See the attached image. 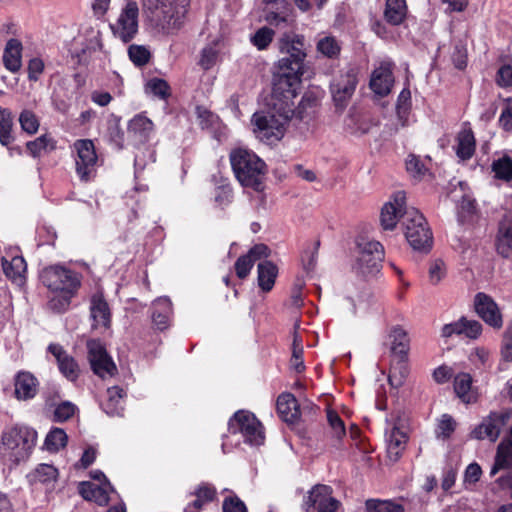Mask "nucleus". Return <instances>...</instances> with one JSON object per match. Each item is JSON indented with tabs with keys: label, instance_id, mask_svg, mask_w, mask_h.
<instances>
[{
	"label": "nucleus",
	"instance_id": "1",
	"mask_svg": "<svg viewBox=\"0 0 512 512\" xmlns=\"http://www.w3.org/2000/svg\"><path fill=\"white\" fill-rule=\"evenodd\" d=\"M190 0H142V7L165 33L179 30L185 22Z\"/></svg>",
	"mask_w": 512,
	"mask_h": 512
},
{
	"label": "nucleus",
	"instance_id": "2",
	"mask_svg": "<svg viewBox=\"0 0 512 512\" xmlns=\"http://www.w3.org/2000/svg\"><path fill=\"white\" fill-rule=\"evenodd\" d=\"M229 159L235 177L242 186L257 192L264 189L263 178L267 167L260 157L251 150L236 148L230 152Z\"/></svg>",
	"mask_w": 512,
	"mask_h": 512
},
{
	"label": "nucleus",
	"instance_id": "3",
	"mask_svg": "<svg viewBox=\"0 0 512 512\" xmlns=\"http://www.w3.org/2000/svg\"><path fill=\"white\" fill-rule=\"evenodd\" d=\"M292 113L291 109H283L279 115L270 112H255L251 123L256 138L269 145L280 141L285 134V126L291 119Z\"/></svg>",
	"mask_w": 512,
	"mask_h": 512
},
{
	"label": "nucleus",
	"instance_id": "4",
	"mask_svg": "<svg viewBox=\"0 0 512 512\" xmlns=\"http://www.w3.org/2000/svg\"><path fill=\"white\" fill-rule=\"evenodd\" d=\"M278 49L283 57L278 60L276 68L282 71L305 72L307 53L303 35L284 33L278 40Z\"/></svg>",
	"mask_w": 512,
	"mask_h": 512
},
{
	"label": "nucleus",
	"instance_id": "5",
	"mask_svg": "<svg viewBox=\"0 0 512 512\" xmlns=\"http://www.w3.org/2000/svg\"><path fill=\"white\" fill-rule=\"evenodd\" d=\"M37 442V432L25 425H15L3 430L1 443L9 450L15 462L27 459Z\"/></svg>",
	"mask_w": 512,
	"mask_h": 512
},
{
	"label": "nucleus",
	"instance_id": "6",
	"mask_svg": "<svg viewBox=\"0 0 512 512\" xmlns=\"http://www.w3.org/2000/svg\"><path fill=\"white\" fill-rule=\"evenodd\" d=\"M407 241L415 250H428L432 245V232L422 213L414 207L404 208L401 216Z\"/></svg>",
	"mask_w": 512,
	"mask_h": 512
},
{
	"label": "nucleus",
	"instance_id": "7",
	"mask_svg": "<svg viewBox=\"0 0 512 512\" xmlns=\"http://www.w3.org/2000/svg\"><path fill=\"white\" fill-rule=\"evenodd\" d=\"M391 353L399 357L397 366H393L388 377V381L393 387H400L408 374L406 359L409 351V338L404 329L399 326L394 327L390 334Z\"/></svg>",
	"mask_w": 512,
	"mask_h": 512
},
{
	"label": "nucleus",
	"instance_id": "8",
	"mask_svg": "<svg viewBox=\"0 0 512 512\" xmlns=\"http://www.w3.org/2000/svg\"><path fill=\"white\" fill-rule=\"evenodd\" d=\"M40 279L49 290L60 293H75L80 286L78 274L60 265L44 268Z\"/></svg>",
	"mask_w": 512,
	"mask_h": 512
},
{
	"label": "nucleus",
	"instance_id": "9",
	"mask_svg": "<svg viewBox=\"0 0 512 512\" xmlns=\"http://www.w3.org/2000/svg\"><path fill=\"white\" fill-rule=\"evenodd\" d=\"M357 247L358 257L355 265L357 272L364 276L378 273L384 259L383 245L375 240L361 238L357 242Z\"/></svg>",
	"mask_w": 512,
	"mask_h": 512
},
{
	"label": "nucleus",
	"instance_id": "10",
	"mask_svg": "<svg viewBox=\"0 0 512 512\" xmlns=\"http://www.w3.org/2000/svg\"><path fill=\"white\" fill-rule=\"evenodd\" d=\"M229 432L240 433L244 441L250 445H261L264 443L265 435L262 424L254 414L240 410L234 414L228 423Z\"/></svg>",
	"mask_w": 512,
	"mask_h": 512
},
{
	"label": "nucleus",
	"instance_id": "11",
	"mask_svg": "<svg viewBox=\"0 0 512 512\" xmlns=\"http://www.w3.org/2000/svg\"><path fill=\"white\" fill-rule=\"evenodd\" d=\"M303 74V72L282 71L276 68L273 74V96L283 102L284 109H291L293 106V99L297 96Z\"/></svg>",
	"mask_w": 512,
	"mask_h": 512
},
{
	"label": "nucleus",
	"instance_id": "12",
	"mask_svg": "<svg viewBox=\"0 0 512 512\" xmlns=\"http://www.w3.org/2000/svg\"><path fill=\"white\" fill-rule=\"evenodd\" d=\"M139 7L137 2L127 0L115 23L110 25L113 35L124 43L132 41L138 33Z\"/></svg>",
	"mask_w": 512,
	"mask_h": 512
},
{
	"label": "nucleus",
	"instance_id": "13",
	"mask_svg": "<svg viewBox=\"0 0 512 512\" xmlns=\"http://www.w3.org/2000/svg\"><path fill=\"white\" fill-rule=\"evenodd\" d=\"M500 470H508V472L500 476L497 479V483L502 489L511 490L512 497V427L509 437L498 445L495 463L491 468L490 476H494Z\"/></svg>",
	"mask_w": 512,
	"mask_h": 512
},
{
	"label": "nucleus",
	"instance_id": "14",
	"mask_svg": "<svg viewBox=\"0 0 512 512\" xmlns=\"http://www.w3.org/2000/svg\"><path fill=\"white\" fill-rule=\"evenodd\" d=\"M88 360L92 371L102 379L113 376L116 365L108 355L104 345L95 339L87 341Z\"/></svg>",
	"mask_w": 512,
	"mask_h": 512
},
{
	"label": "nucleus",
	"instance_id": "15",
	"mask_svg": "<svg viewBox=\"0 0 512 512\" xmlns=\"http://www.w3.org/2000/svg\"><path fill=\"white\" fill-rule=\"evenodd\" d=\"M77 152L76 173L81 181H89L95 173L97 155L94 144L89 139L77 140L74 144Z\"/></svg>",
	"mask_w": 512,
	"mask_h": 512
},
{
	"label": "nucleus",
	"instance_id": "16",
	"mask_svg": "<svg viewBox=\"0 0 512 512\" xmlns=\"http://www.w3.org/2000/svg\"><path fill=\"white\" fill-rule=\"evenodd\" d=\"M357 83V70L353 67L347 68L331 83V93L337 109L343 110L346 107L354 94Z\"/></svg>",
	"mask_w": 512,
	"mask_h": 512
},
{
	"label": "nucleus",
	"instance_id": "17",
	"mask_svg": "<svg viewBox=\"0 0 512 512\" xmlns=\"http://www.w3.org/2000/svg\"><path fill=\"white\" fill-rule=\"evenodd\" d=\"M474 308L488 326L501 330L504 325L503 314L496 301L484 292H478L474 297Z\"/></svg>",
	"mask_w": 512,
	"mask_h": 512
},
{
	"label": "nucleus",
	"instance_id": "18",
	"mask_svg": "<svg viewBox=\"0 0 512 512\" xmlns=\"http://www.w3.org/2000/svg\"><path fill=\"white\" fill-rule=\"evenodd\" d=\"M333 490L328 485L317 484L308 493L304 500L306 512L311 508L318 512H336L340 502L332 496Z\"/></svg>",
	"mask_w": 512,
	"mask_h": 512
},
{
	"label": "nucleus",
	"instance_id": "19",
	"mask_svg": "<svg viewBox=\"0 0 512 512\" xmlns=\"http://www.w3.org/2000/svg\"><path fill=\"white\" fill-rule=\"evenodd\" d=\"M510 414L507 412H492L483 422L478 425L472 432V435L476 439L488 438L492 442H495L503 427L506 425Z\"/></svg>",
	"mask_w": 512,
	"mask_h": 512
},
{
	"label": "nucleus",
	"instance_id": "20",
	"mask_svg": "<svg viewBox=\"0 0 512 512\" xmlns=\"http://www.w3.org/2000/svg\"><path fill=\"white\" fill-rule=\"evenodd\" d=\"M90 319L93 329H109L111 326V310L102 293H95L90 299Z\"/></svg>",
	"mask_w": 512,
	"mask_h": 512
},
{
	"label": "nucleus",
	"instance_id": "21",
	"mask_svg": "<svg viewBox=\"0 0 512 512\" xmlns=\"http://www.w3.org/2000/svg\"><path fill=\"white\" fill-rule=\"evenodd\" d=\"M406 195L403 191H398L394 194L392 202L386 203L380 215L381 226L385 230H393L399 218H401L405 206Z\"/></svg>",
	"mask_w": 512,
	"mask_h": 512
},
{
	"label": "nucleus",
	"instance_id": "22",
	"mask_svg": "<svg viewBox=\"0 0 512 512\" xmlns=\"http://www.w3.org/2000/svg\"><path fill=\"white\" fill-rule=\"evenodd\" d=\"M387 455L390 461L397 462L408 442V434L400 423H394L391 430L386 432Z\"/></svg>",
	"mask_w": 512,
	"mask_h": 512
},
{
	"label": "nucleus",
	"instance_id": "23",
	"mask_svg": "<svg viewBox=\"0 0 512 512\" xmlns=\"http://www.w3.org/2000/svg\"><path fill=\"white\" fill-rule=\"evenodd\" d=\"M393 83L392 64L390 62H382L371 75V90L375 94L383 97L390 93Z\"/></svg>",
	"mask_w": 512,
	"mask_h": 512
},
{
	"label": "nucleus",
	"instance_id": "24",
	"mask_svg": "<svg viewBox=\"0 0 512 512\" xmlns=\"http://www.w3.org/2000/svg\"><path fill=\"white\" fill-rule=\"evenodd\" d=\"M292 8L291 5L285 1L266 5L264 9V19L270 25L277 28H285L291 21Z\"/></svg>",
	"mask_w": 512,
	"mask_h": 512
},
{
	"label": "nucleus",
	"instance_id": "25",
	"mask_svg": "<svg viewBox=\"0 0 512 512\" xmlns=\"http://www.w3.org/2000/svg\"><path fill=\"white\" fill-rule=\"evenodd\" d=\"M48 351L56 358L60 372L67 379L75 381L80 371L75 359L59 344H50Z\"/></svg>",
	"mask_w": 512,
	"mask_h": 512
},
{
	"label": "nucleus",
	"instance_id": "26",
	"mask_svg": "<svg viewBox=\"0 0 512 512\" xmlns=\"http://www.w3.org/2000/svg\"><path fill=\"white\" fill-rule=\"evenodd\" d=\"M38 380L30 372L20 371L15 376V396L19 400H28L36 396L38 392Z\"/></svg>",
	"mask_w": 512,
	"mask_h": 512
},
{
	"label": "nucleus",
	"instance_id": "27",
	"mask_svg": "<svg viewBox=\"0 0 512 512\" xmlns=\"http://www.w3.org/2000/svg\"><path fill=\"white\" fill-rule=\"evenodd\" d=\"M497 251L505 258L512 255V209L504 214L499 223Z\"/></svg>",
	"mask_w": 512,
	"mask_h": 512
},
{
	"label": "nucleus",
	"instance_id": "28",
	"mask_svg": "<svg viewBox=\"0 0 512 512\" xmlns=\"http://www.w3.org/2000/svg\"><path fill=\"white\" fill-rule=\"evenodd\" d=\"M109 491H113V487L109 482L97 485L88 481L79 484L80 495L88 501H94L98 505H107L109 502Z\"/></svg>",
	"mask_w": 512,
	"mask_h": 512
},
{
	"label": "nucleus",
	"instance_id": "29",
	"mask_svg": "<svg viewBox=\"0 0 512 512\" xmlns=\"http://www.w3.org/2000/svg\"><path fill=\"white\" fill-rule=\"evenodd\" d=\"M153 131V122L142 114L134 116L128 123V133L138 143L147 142Z\"/></svg>",
	"mask_w": 512,
	"mask_h": 512
},
{
	"label": "nucleus",
	"instance_id": "30",
	"mask_svg": "<svg viewBox=\"0 0 512 512\" xmlns=\"http://www.w3.org/2000/svg\"><path fill=\"white\" fill-rule=\"evenodd\" d=\"M22 43L15 38L7 41L3 51V64L4 67L12 72L17 73L22 67Z\"/></svg>",
	"mask_w": 512,
	"mask_h": 512
},
{
	"label": "nucleus",
	"instance_id": "31",
	"mask_svg": "<svg viewBox=\"0 0 512 512\" xmlns=\"http://www.w3.org/2000/svg\"><path fill=\"white\" fill-rule=\"evenodd\" d=\"M2 268L7 278L17 284H22L25 279V272L27 270V264L25 259L20 255H14L11 260L6 257H2Z\"/></svg>",
	"mask_w": 512,
	"mask_h": 512
},
{
	"label": "nucleus",
	"instance_id": "32",
	"mask_svg": "<svg viewBox=\"0 0 512 512\" xmlns=\"http://www.w3.org/2000/svg\"><path fill=\"white\" fill-rule=\"evenodd\" d=\"M277 411L280 417L288 423H294L300 417L298 402L291 393H282L277 399Z\"/></svg>",
	"mask_w": 512,
	"mask_h": 512
},
{
	"label": "nucleus",
	"instance_id": "33",
	"mask_svg": "<svg viewBox=\"0 0 512 512\" xmlns=\"http://www.w3.org/2000/svg\"><path fill=\"white\" fill-rule=\"evenodd\" d=\"M408 14L406 0H386L383 11L385 21L392 26L401 25Z\"/></svg>",
	"mask_w": 512,
	"mask_h": 512
},
{
	"label": "nucleus",
	"instance_id": "34",
	"mask_svg": "<svg viewBox=\"0 0 512 512\" xmlns=\"http://www.w3.org/2000/svg\"><path fill=\"white\" fill-rule=\"evenodd\" d=\"M172 303L167 297H160L153 302L152 321L158 330H165L170 323Z\"/></svg>",
	"mask_w": 512,
	"mask_h": 512
},
{
	"label": "nucleus",
	"instance_id": "35",
	"mask_svg": "<svg viewBox=\"0 0 512 512\" xmlns=\"http://www.w3.org/2000/svg\"><path fill=\"white\" fill-rule=\"evenodd\" d=\"M125 392L118 386L107 389V399L102 403L103 411L109 416H122Z\"/></svg>",
	"mask_w": 512,
	"mask_h": 512
},
{
	"label": "nucleus",
	"instance_id": "36",
	"mask_svg": "<svg viewBox=\"0 0 512 512\" xmlns=\"http://www.w3.org/2000/svg\"><path fill=\"white\" fill-rule=\"evenodd\" d=\"M196 499L186 505L184 512H200L206 503L214 500L216 489L207 483H202L193 493Z\"/></svg>",
	"mask_w": 512,
	"mask_h": 512
},
{
	"label": "nucleus",
	"instance_id": "37",
	"mask_svg": "<svg viewBox=\"0 0 512 512\" xmlns=\"http://www.w3.org/2000/svg\"><path fill=\"white\" fill-rule=\"evenodd\" d=\"M258 285L264 292H269L275 283L278 275L277 266L268 260H264L257 265Z\"/></svg>",
	"mask_w": 512,
	"mask_h": 512
},
{
	"label": "nucleus",
	"instance_id": "38",
	"mask_svg": "<svg viewBox=\"0 0 512 512\" xmlns=\"http://www.w3.org/2000/svg\"><path fill=\"white\" fill-rule=\"evenodd\" d=\"M475 151V138L470 129L461 130L457 136L456 155L462 160L470 159Z\"/></svg>",
	"mask_w": 512,
	"mask_h": 512
},
{
	"label": "nucleus",
	"instance_id": "39",
	"mask_svg": "<svg viewBox=\"0 0 512 512\" xmlns=\"http://www.w3.org/2000/svg\"><path fill=\"white\" fill-rule=\"evenodd\" d=\"M472 377L468 373H459L454 378V391L465 403L476 401V396L471 393Z\"/></svg>",
	"mask_w": 512,
	"mask_h": 512
},
{
	"label": "nucleus",
	"instance_id": "40",
	"mask_svg": "<svg viewBox=\"0 0 512 512\" xmlns=\"http://www.w3.org/2000/svg\"><path fill=\"white\" fill-rule=\"evenodd\" d=\"M13 116L9 109L0 107V144L9 146L14 142L13 135Z\"/></svg>",
	"mask_w": 512,
	"mask_h": 512
},
{
	"label": "nucleus",
	"instance_id": "41",
	"mask_svg": "<svg viewBox=\"0 0 512 512\" xmlns=\"http://www.w3.org/2000/svg\"><path fill=\"white\" fill-rule=\"evenodd\" d=\"M26 148L32 157L53 151L56 148L55 140L48 134L41 135L33 141L26 143Z\"/></svg>",
	"mask_w": 512,
	"mask_h": 512
},
{
	"label": "nucleus",
	"instance_id": "42",
	"mask_svg": "<svg viewBox=\"0 0 512 512\" xmlns=\"http://www.w3.org/2000/svg\"><path fill=\"white\" fill-rule=\"evenodd\" d=\"M491 170L495 178L505 182L512 181V158L506 154L493 160Z\"/></svg>",
	"mask_w": 512,
	"mask_h": 512
},
{
	"label": "nucleus",
	"instance_id": "43",
	"mask_svg": "<svg viewBox=\"0 0 512 512\" xmlns=\"http://www.w3.org/2000/svg\"><path fill=\"white\" fill-rule=\"evenodd\" d=\"M367 512H405L404 506L394 500L368 499L365 502Z\"/></svg>",
	"mask_w": 512,
	"mask_h": 512
},
{
	"label": "nucleus",
	"instance_id": "44",
	"mask_svg": "<svg viewBox=\"0 0 512 512\" xmlns=\"http://www.w3.org/2000/svg\"><path fill=\"white\" fill-rule=\"evenodd\" d=\"M317 52L329 59H337L341 52V45L333 36H325L316 44Z\"/></svg>",
	"mask_w": 512,
	"mask_h": 512
},
{
	"label": "nucleus",
	"instance_id": "45",
	"mask_svg": "<svg viewBox=\"0 0 512 512\" xmlns=\"http://www.w3.org/2000/svg\"><path fill=\"white\" fill-rule=\"evenodd\" d=\"M317 104H318V98L315 95V93L312 91L306 92L302 96V99H301L298 107L296 108V110H293L291 108V111L293 112L291 114V118L293 116H296L300 120H303L306 116H308L310 114V112L313 111V109L317 106Z\"/></svg>",
	"mask_w": 512,
	"mask_h": 512
},
{
	"label": "nucleus",
	"instance_id": "46",
	"mask_svg": "<svg viewBox=\"0 0 512 512\" xmlns=\"http://www.w3.org/2000/svg\"><path fill=\"white\" fill-rule=\"evenodd\" d=\"M57 469L49 464H40L29 477L30 481L34 483L48 484L54 482L57 479Z\"/></svg>",
	"mask_w": 512,
	"mask_h": 512
},
{
	"label": "nucleus",
	"instance_id": "47",
	"mask_svg": "<svg viewBox=\"0 0 512 512\" xmlns=\"http://www.w3.org/2000/svg\"><path fill=\"white\" fill-rule=\"evenodd\" d=\"M67 434L61 428L52 429L46 436L44 446L50 452H57L67 444Z\"/></svg>",
	"mask_w": 512,
	"mask_h": 512
},
{
	"label": "nucleus",
	"instance_id": "48",
	"mask_svg": "<svg viewBox=\"0 0 512 512\" xmlns=\"http://www.w3.org/2000/svg\"><path fill=\"white\" fill-rule=\"evenodd\" d=\"M274 35V31L271 28L265 26L259 28L250 37V41L258 50H265L271 44Z\"/></svg>",
	"mask_w": 512,
	"mask_h": 512
},
{
	"label": "nucleus",
	"instance_id": "49",
	"mask_svg": "<svg viewBox=\"0 0 512 512\" xmlns=\"http://www.w3.org/2000/svg\"><path fill=\"white\" fill-rule=\"evenodd\" d=\"M456 422L455 420L448 414H443L438 421L437 428L435 430L436 437L438 439H448L452 433L455 431Z\"/></svg>",
	"mask_w": 512,
	"mask_h": 512
},
{
	"label": "nucleus",
	"instance_id": "50",
	"mask_svg": "<svg viewBox=\"0 0 512 512\" xmlns=\"http://www.w3.org/2000/svg\"><path fill=\"white\" fill-rule=\"evenodd\" d=\"M291 366L296 372L301 373L305 369L303 361V346L301 338L295 334L293 339V349L291 357Z\"/></svg>",
	"mask_w": 512,
	"mask_h": 512
},
{
	"label": "nucleus",
	"instance_id": "51",
	"mask_svg": "<svg viewBox=\"0 0 512 512\" xmlns=\"http://www.w3.org/2000/svg\"><path fill=\"white\" fill-rule=\"evenodd\" d=\"M128 55L130 60L136 65V66H144L149 62L150 59V52L149 50L142 45H130L128 48Z\"/></svg>",
	"mask_w": 512,
	"mask_h": 512
},
{
	"label": "nucleus",
	"instance_id": "52",
	"mask_svg": "<svg viewBox=\"0 0 512 512\" xmlns=\"http://www.w3.org/2000/svg\"><path fill=\"white\" fill-rule=\"evenodd\" d=\"M19 123L23 131L35 134L39 129V120L30 110H23L19 116Z\"/></svg>",
	"mask_w": 512,
	"mask_h": 512
},
{
	"label": "nucleus",
	"instance_id": "53",
	"mask_svg": "<svg viewBox=\"0 0 512 512\" xmlns=\"http://www.w3.org/2000/svg\"><path fill=\"white\" fill-rule=\"evenodd\" d=\"M76 411V406L69 402L64 401L58 404L54 410V418L55 422H64L70 419Z\"/></svg>",
	"mask_w": 512,
	"mask_h": 512
},
{
	"label": "nucleus",
	"instance_id": "54",
	"mask_svg": "<svg viewBox=\"0 0 512 512\" xmlns=\"http://www.w3.org/2000/svg\"><path fill=\"white\" fill-rule=\"evenodd\" d=\"M73 295L74 293L55 295L48 302L49 309L57 313L64 312L69 307Z\"/></svg>",
	"mask_w": 512,
	"mask_h": 512
},
{
	"label": "nucleus",
	"instance_id": "55",
	"mask_svg": "<svg viewBox=\"0 0 512 512\" xmlns=\"http://www.w3.org/2000/svg\"><path fill=\"white\" fill-rule=\"evenodd\" d=\"M327 421L337 439H341L345 436L346 430L344 423L336 411L332 409L327 410Z\"/></svg>",
	"mask_w": 512,
	"mask_h": 512
},
{
	"label": "nucleus",
	"instance_id": "56",
	"mask_svg": "<svg viewBox=\"0 0 512 512\" xmlns=\"http://www.w3.org/2000/svg\"><path fill=\"white\" fill-rule=\"evenodd\" d=\"M147 88L150 90V92L159 97L160 99H166L169 96V85L168 83L159 78L151 79L148 84Z\"/></svg>",
	"mask_w": 512,
	"mask_h": 512
},
{
	"label": "nucleus",
	"instance_id": "57",
	"mask_svg": "<svg viewBox=\"0 0 512 512\" xmlns=\"http://www.w3.org/2000/svg\"><path fill=\"white\" fill-rule=\"evenodd\" d=\"M462 335L470 338L476 339L482 333V324L477 320H469L465 317H462Z\"/></svg>",
	"mask_w": 512,
	"mask_h": 512
},
{
	"label": "nucleus",
	"instance_id": "58",
	"mask_svg": "<svg viewBox=\"0 0 512 512\" xmlns=\"http://www.w3.org/2000/svg\"><path fill=\"white\" fill-rule=\"evenodd\" d=\"M107 136L109 141L118 149L124 146V132L118 123H112L108 126Z\"/></svg>",
	"mask_w": 512,
	"mask_h": 512
},
{
	"label": "nucleus",
	"instance_id": "59",
	"mask_svg": "<svg viewBox=\"0 0 512 512\" xmlns=\"http://www.w3.org/2000/svg\"><path fill=\"white\" fill-rule=\"evenodd\" d=\"M253 264L254 259H251L247 254L240 256L235 263V271L237 276L240 279L246 278L250 273Z\"/></svg>",
	"mask_w": 512,
	"mask_h": 512
},
{
	"label": "nucleus",
	"instance_id": "60",
	"mask_svg": "<svg viewBox=\"0 0 512 512\" xmlns=\"http://www.w3.org/2000/svg\"><path fill=\"white\" fill-rule=\"evenodd\" d=\"M496 83L502 88L512 87V65H502L496 74Z\"/></svg>",
	"mask_w": 512,
	"mask_h": 512
},
{
	"label": "nucleus",
	"instance_id": "61",
	"mask_svg": "<svg viewBox=\"0 0 512 512\" xmlns=\"http://www.w3.org/2000/svg\"><path fill=\"white\" fill-rule=\"evenodd\" d=\"M222 509L223 512H247L245 503L235 495L224 499Z\"/></svg>",
	"mask_w": 512,
	"mask_h": 512
},
{
	"label": "nucleus",
	"instance_id": "62",
	"mask_svg": "<svg viewBox=\"0 0 512 512\" xmlns=\"http://www.w3.org/2000/svg\"><path fill=\"white\" fill-rule=\"evenodd\" d=\"M501 355L506 361L512 360V321L507 326L503 335Z\"/></svg>",
	"mask_w": 512,
	"mask_h": 512
},
{
	"label": "nucleus",
	"instance_id": "63",
	"mask_svg": "<svg viewBox=\"0 0 512 512\" xmlns=\"http://www.w3.org/2000/svg\"><path fill=\"white\" fill-rule=\"evenodd\" d=\"M445 265L442 260H435L429 267V280L432 284H438L445 276Z\"/></svg>",
	"mask_w": 512,
	"mask_h": 512
},
{
	"label": "nucleus",
	"instance_id": "64",
	"mask_svg": "<svg viewBox=\"0 0 512 512\" xmlns=\"http://www.w3.org/2000/svg\"><path fill=\"white\" fill-rule=\"evenodd\" d=\"M499 124L505 131L512 130V98L505 100V107L499 117Z\"/></svg>",
	"mask_w": 512,
	"mask_h": 512
}]
</instances>
